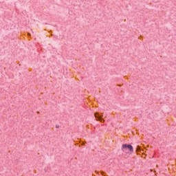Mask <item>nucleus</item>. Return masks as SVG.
<instances>
[{
    "label": "nucleus",
    "instance_id": "1",
    "mask_svg": "<svg viewBox=\"0 0 176 176\" xmlns=\"http://www.w3.org/2000/svg\"><path fill=\"white\" fill-rule=\"evenodd\" d=\"M122 152H127V151H131V153H133V152H134V150L133 149V146H131V144H122Z\"/></svg>",
    "mask_w": 176,
    "mask_h": 176
},
{
    "label": "nucleus",
    "instance_id": "2",
    "mask_svg": "<svg viewBox=\"0 0 176 176\" xmlns=\"http://www.w3.org/2000/svg\"><path fill=\"white\" fill-rule=\"evenodd\" d=\"M94 116L95 118H96V120H99L100 122L103 120L102 117H101L100 114H98V113H95Z\"/></svg>",
    "mask_w": 176,
    "mask_h": 176
},
{
    "label": "nucleus",
    "instance_id": "3",
    "mask_svg": "<svg viewBox=\"0 0 176 176\" xmlns=\"http://www.w3.org/2000/svg\"><path fill=\"white\" fill-rule=\"evenodd\" d=\"M138 149H140V146H138Z\"/></svg>",
    "mask_w": 176,
    "mask_h": 176
}]
</instances>
